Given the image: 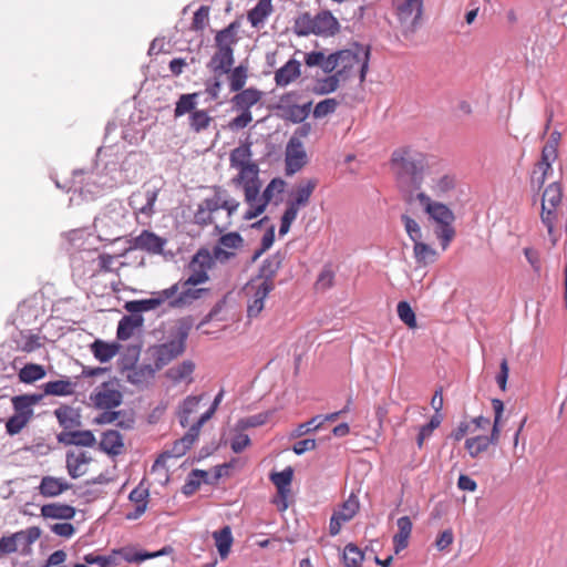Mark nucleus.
Returning <instances> with one entry per match:
<instances>
[{
  "mask_svg": "<svg viewBox=\"0 0 567 567\" xmlns=\"http://www.w3.org/2000/svg\"><path fill=\"white\" fill-rule=\"evenodd\" d=\"M292 30L298 37H307L309 34L330 37L339 32L340 24L328 10L320 11L316 16L302 12L295 18Z\"/></svg>",
  "mask_w": 567,
  "mask_h": 567,
  "instance_id": "423d86ee",
  "label": "nucleus"
},
{
  "mask_svg": "<svg viewBox=\"0 0 567 567\" xmlns=\"http://www.w3.org/2000/svg\"><path fill=\"white\" fill-rule=\"evenodd\" d=\"M318 186L317 178L300 181L290 193L286 203V208L280 218L279 235L285 236L289 233L292 223L297 219L298 213L306 207Z\"/></svg>",
  "mask_w": 567,
  "mask_h": 567,
  "instance_id": "0eeeda50",
  "label": "nucleus"
},
{
  "mask_svg": "<svg viewBox=\"0 0 567 567\" xmlns=\"http://www.w3.org/2000/svg\"><path fill=\"white\" fill-rule=\"evenodd\" d=\"M181 285L177 298L174 299L173 309H183L190 306L194 301L202 299L209 292L207 288H198L196 284H189L188 279L177 281Z\"/></svg>",
  "mask_w": 567,
  "mask_h": 567,
  "instance_id": "6ab92c4d",
  "label": "nucleus"
},
{
  "mask_svg": "<svg viewBox=\"0 0 567 567\" xmlns=\"http://www.w3.org/2000/svg\"><path fill=\"white\" fill-rule=\"evenodd\" d=\"M215 546L221 559L228 557L231 545L234 543L233 533L230 526L226 525L221 529L213 533Z\"/></svg>",
  "mask_w": 567,
  "mask_h": 567,
  "instance_id": "a19ab883",
  "label": "nucleus"
},
{
  "mask_svg": "<svg viewBox=\"0 0 567 567\" xmlns=\"http://www.w3.org/2000/svg\"><path fill=\"white\" fill-rule=\"evenodd\" d=\"M282 264V258L279 254H275L266 258L260 267L258 278L254 279V282L266 286L269 284L275 287L274 278Z\"/></svg>",
  "mask_w": 567,
  "mask_h": 567,
  "instance_id": "c756f323",
  "label": "nucleus"
},
{
  "mask_svg": "<svg viewBox=\"0 0 567 567\" xmlns=\"http://www.w3.org/2000/svg\"><path fill=\"white\" fill-rule=\"evenodd\" d=\"M213 122V117L206 110H197L189 115V127L195 133L207 130Z\"/></svg>",
  "mask_w": 567,
  "mask_h": 567,
  "instance_id": "13d9d810",
  "label": "nucleus"
},
{
  "mask_svg": "<svg viewBox=\"0 0 567 567\" xmlns=\"http://www.w3.org/2000/svg\"><path fill=\"white\" fill-rule=\"evenodd\" d=\"M229 161L230 166L236 169L252 165L250 145L245 144L234 148L230 153Z\"/></svg>",
  "mask_w": 567,
  "mask_h": 567,
  "instance_id": "603ef678",
  "label": "nucleus"
},
{
  "mask_svg": "<svg viewBox=\"0 0 567 567\" xmlns=\"http://www.w3.org/2000/svg\"><path fill=\"white\" fill-rule=\"evenodd\" d=\"M133 245L136 249L145 250L150 254H162L166 239L152 231L143 230L134 238Z\"/></svg>",
  "mask_w": 567,
  "mask_h": 567,
  "instance_id": "cd10ccee",
  "label": "nucleus"
},
{
  "mask_svg": "<svg viewBox=\"0 0 567 567\" xmlns=\"http://www.w3.org/2000/svg\"><path fill=\"white\" fill-rule=\"evenodd\" d=\"M398 532L393 536V549L400 554L409 546L413 524L409 516H402L396 520Z\"/></svg>",
  "mask_w": 567,
  "mask_h": 567,
  "instance_id": "473e14b6",
  "label": "nucleus"
},
{
  "mask_svg": "<svg viewBox=\"0 0 567 567\" xmlns=\"http://www.w3.org/2000/svg\"><path fill=\"white\" fill-rule=\"evenodd\" d=\"M260 189L261 186H257L244 190V198L245 203L248 205V209L244 214L243 218L247 221L264 214L269 205L267 199L264 197V194L260 193Z\"/></svg>",
  "mask_w": 567,
  "mask_h": 567,
  "instance_id": "4be33fe9",
  "label": "nucleus"
},
{
  "mask_svg": "<svg viewBox=\"0 0 567 567\" xmlns=\"http://www.w3.org/2000/svg\"><path fill=\"white\" fill-rule=\"evenodd\" d=\"M423 184L427 186L431 197L445 198L455 189L457 182L455 175L441 161L432 159Z\"/></svg>",
  "mask_w": 567,
  "mask_h": 567,
  "instance_id": "6e6552de",
  "label": "nucleus"
},
{
  "mask_svg": "<svg viewBox=\"0 0 567 567\" xmlns=\"http://www.w3.org/2000/svg\"><path fill=\"white\" fill-rule=\"evenodd\" d=\"M431 162L426 154L411 146H401L392 152L390 171L405 202L413 203L416 194L422 192L424 175Z\"/></svg>",
  "mask_w": 567,
  "mask_h": 567,
  "instance_id": "f257e3e1",
  "label": "nucleus"
},
{
  "mask_svg": "<svg viewBox=\"0 0 567 567\" xmlns=\"http://www.w3.org/2000/svg\"><path fill=\"white\" fill-rule=\"evenodd\" d=\"M41 400V395L38 394H23L12 398V405L14 413L21 414L28 419H31L33 414L32 406Z\"/></svg>",
  "mask_w": 567,
  "mask_h": 567,
  "instance_id": "c03bdc74",
  "label": "nucleus"
},
{
  "mask_svg": "<svg viewBox=\"0 0 567 567\" xmlns=\"http://www.w3.org/2000/svg\"><path fill=\"white\" fill-rule=\"evenodd\" d=\"M262 97V92L255 87L240 90L231 99L233 107L237 111H250Z\"/></svg>",
  "mask_w": 567,
  "mask_h": 567,
  "instance_id": "2f4dec72",
  "label": "nucleus"
},
{
  "mask_svg": "<svg viewBox=\"0 0 567 567\" xmlns=\"http://www.w3.org/2000/svg\"><path fill=\"white\" fill-rule=\"evenodd\" d=\"M329 75L326 78L317 79L312 86V93L316 95H328L330 93L336 92L340 85L341 81L332 73H328Z\"/></svg>",
  "mask_w": 567,
  "mask_h": 567,
  "instance_id": "8fccbe9b",
  "label": "nucleus"
},
{
  "mask_svg": "<svg viewBox=\"0 0 567 567\" xmlns=\"http://www.w3.org/2000/svg\"><path fill=\"white\" fill-rule=\"evenodd\" d=\"M339 101L334 97L324 99L316 104L312 111L315 118H323L330 114H333L338 106Z\"/></svg>",
  "mask_w": 567,
  "mask_h": 567,
  "instance_id": "680f3d73",
  "label": "nucleus"
},
{
  "mask_svg": "<svg viewBox=\"0 0 567 567\" xmlns=\"http://www.w3.org/2000/svg\"><path fill=\"white\" fill-rule=\"evenodd\" d=\"M300 75V62L295 59H290L275 72V82L277 86L285 87L296 81Z\"/></svg>",
  "mask_w": 567,
  "mask_h": 567,
  "instance_id": "7c9ffc66",
  "label": "nucleus"
},
{
  "mask_svg": "<svg viewBox=\"0 0 567 567\" xmlns=\"http://www.w3.org/2000/svg\"><path fill=\"white\" fill-rule=\"evenodd\" d=\"M558 156L542 152L540 159L533 171L532 182L542 187L546 179L553 175V163Z\"/></svg>",
  "mask_w": 567,
  "mask_h": 567,
  "instance_id": "72a5a7b5",
  "label": "nucleus"
},
{
  "mask_svg": "<svg viewBox=\"0 0 567 567\" xmlns=\"http://www.w3.org/2000/svg\"><path fill=\"white\" fill-rule=\"evenodd\" d=\"M161 307V300H157L154 292L152 293V297L148 299L143 300H133L125 303V309L131 313H140V312H146L151 310H155L156 308Z\"/></svg>",
  "mask_w": 567,
  "mask_h": 567,
  "instance_id": "6e6d98bb",
  "label": "nucleus"
},
{
  "mask_svg": "<svg viewBox=\"0 0 567 567\" xmlns=\"http://www.w3.org/2000/svg\"><path fill=\"white\" fill-rule=\"evenodd\" d=\"M54 414L62 427L73 429L80 424L79 414L71 406L63 405L54 411Z\"/></svg>",
  "mask_w": 567,
  "mask_h": 567,
  "instance_id": "5fc2aeb1",
  "label": "nucleus"
},
{
  "mask_svg": "<svg viewBox=\"0 0 567 567\" xmlns=\"http://www.w3.org/2000/svg\"><path fill=\"white\" fill-rule=\"evenodd\" d=\"M393 7L403 32H413L422 16L423 0H393Z\"/></svg>",
  "mask_w": 567,
  "mask_h": 567,
  "instance_id": "9b49d317",
  "label": "nucleus"
},
{
  "mask_svg": "<svg viewBox=\"0 0 567 567\" xmlns=\"http://www.w3.org/2000/svg\"><path fill=\"white\" fill-rule=\"evenodd\" d=\"M238 24L231 22L225 29L218 31L215 37L216 51L207 66L215 76H221L230 72L234 65V45L237 43L236 32Z\"/></svg>",
  "mask_w": 567,
  "mask_h": 567,
  "instance_id": "39448f33",
  "label": "nucleus"
},
{
  "mask_svg": "<svg viewBox=\"0 0 567 567\" xmlns=\"http://www.w3.org/2000/svg\"><path fill=\"white\" fill-rule=\"evenodd\" d=\"M158 193V189L135 192L130 197V205L136 213L151 216L155 212L154 205L157 200Z\"/></svg>",
  "mask_w": 567,
  "mask_h": 567,
  "instance_id": "b1692460",
  "label": "nucleus"
},
{
  "mask_svg": "<svg viewBox=\"0 0 567 567\" xmlns=\"http://www.w3.org/2000/svg\"><path fill=\"white\" fill-rule=\"evenodd\" d=\"M203 395L187 396L179 408V420L183 427L187 426L190 416L197 413Z\"/></svg>",
  "mask_w": 567,
  "mask_h": 567,
  "instance_id": "3c124183",
  "label": "nucleus"
},
{
  "mask_svg": "<svg viewBox=\"0 0 567 567\" xmlns=\"http://www.w3.org/2000/svg\"><path fill=\"white\" fill-rule=\"evenodd\" d=\"M123 395L116 380L103 382L90 395V400L97 409H114L122 403Z\"/></svg>",
  "mask_w": 567,
  "mask_h": 567,
  "instance_id": "ddd939ff",
  "label": "nucleus"
},
{
  "mask_svg": "<svg viewBox=\"0 0 567 567\" xmlns=\"http://www.w3.org/2000/svg\"><path fill=\"white\" fill-rule=\"evenodd\" d=\"M563 188L558 182L550 183L542 197V221L546 226L549 236L554 235L555 227L561 217L560 206Z\"/></svg>",
  "mask_w": 567,
  "mask_h": 567,
  "instance_id": "1a4fd4ad",
  "label": "nucleus"
},
{
  "mask_svg": "<svg viewBox=\"0 0 567 567\" xmlns=\"http://www.w3.org/2000/svg\"><path fill=\"white\" fill-rule=\"evenodd\" d=\"M142 324L143 318L140 315L132 313L131 316H124L118 322L116 336L120 340H127Z\"/></svg>",
  "mask_w": 567,
  "mask_h": 567,
  "instance_id": "a18cd8bd",
  "label": "nucleus"
},
{
  "mask_svg": "<svg viewBox=\"0 0 567 567\" xmlns=\"http://www.w3.org/2000/svg\"><path fill=\"white\" fill-rule=\"evenodd\" d=\"M38 527H30L0 538V557L21 551L27 553L30 546L40 537Z\"/></svg>",
  "mask_w": 567,
  "mask_h": 567,
  "instance_id": "9d476101",
  "label": "nucleus"
},
{
  "mask_svg": "<svg viewBox=\"0 0 567 567\" xmlns=\"http://www.w3.org/2000/svg\"><path fill=\"white\" fill-rule=\"evenodd\" d=\"M414 202H419L429 218L436 224L434 233L441 240L442 249L445 250L455 236L453 212L445 204L432 199L425 192L417 193Z\"/></svg>",
  "mask_w": 567,
  "mask_h": 567,
  "instance_id": "20e7f679",
  "label": "nucleus"
},
{
  "mask_svg": "<svg viewBox=\"0 0 567 567\" xmlns=\"http://www.w3.org/2000/svg\"><path fill=\"white\" fill-rule=\"evenodd\" d=\"M286 182L282 178H274L264 189L262 194L270 204L276 197L281 196L286 188Z\"/></svg>",
  "mask_w": 567,
  "mask_h": 567,
  "instance_id": "338daca9",
  "label": "nucleus"
},
{
  "mask_svg": "<svg viewBox=\"0 0 567 567\" xmlns=\"http://www.w3.org/2000/svg\"><path fill=\"white\" fill-rule=\"evenodd\" d=\"M330 61V54L326 55L321 51H311L309 53H306L305 55V63L309 68L319 66L324 73H328V69L326 65Z\"/></svg>",
  "mask_w": 567,
  "mask_h": 567,
  "instance_id": "774afa93",
  "label": "nucleus"
},
{
  "mask_svg": "<svg viewBox=\"0 0 567 567\" xmlns=\"http://www.w3.org/2000/svg\"><path fill=\"white\" fill-rule=\"evenodd\" d=\"M360 507L359 499L357 496L351 494L343 504L333 512L329 523V534L337 536L344 523L351 520L358 513Z\"/></svg>",
  "mask_w": 567,
  "mask_h": 567,
  "instance_id": "f3484780",
  "label": "nucleus"
},
{
  "mask_svg": "<svg viewBox=\"0 0 567 567\" xmlns=\"http://www.w3.org/2000/svg\"><path fill=\"white\" fill-rule=\"evenodd\" d=\"M272 290L274 286L269 284L264 286L251 281L247 286L246 293L250 297L247 306V317L249 319L259 317L265 308V300Z\"/></svg>",
  "mask_w": 567,
  "mask_h": 567,
  "instance_id": "a211bd4d",
  "label": "nucleus"
},
{
  "mask_svg": "<svg viewBox=\"0 0 567 567\" xmlns=\"http://www.w3.org/2000/svg\"><path fill=\"white\" fill-rule=\"evenodd\" d=\"M75 384L69 379L47 382L43 391L47 395L68 396L74 393Z\"/></svg>",
  "mask_w": 567,
  "mask_h": 567,
  "instance_id": "09e8293b",
  "label": "nucleus"
},
{
  "mask_svg": "<svg viewBox=\"0 0 567 567\" xmlns=\"http://www.w3.org/2000/svg\"><path fill=\"white\" fill-rule=\"evenodd\" d=\"M70 488L71 484H69L65 480L54 476H43L39 485V492L44 497L59 496Z\"/></svg>",
  "mask_w": 567,
  "mask_h": 567,
  "instance_id": "e433bc0d",
  "label": "nucleus"
},
{
  "mask_svg": "<svg viewBox=\"0 0 567 567\" xmlns=\"http://www.w3.org/2000/svg\"><path fill=\"white\" fill-rule=\"evenodd\" d=\"M186 338L187 333L181 331L177 338L153 348L152 353L156 369H162L185 351Z\"/></svg>",
  "mask_w": 567,
  "mask_h": 567,
  "instance_id": "f8f14e48",
  "label": "nucleus"
},
{
  "mask_svg": "<svg viewBox=\"0 0 567 567\" xmlns=\"http://www.w3.org/2000/svg\"><path fill=\"white\" fill-rule=\"evenodd\" d=\"M84 561L90 565H99L101 567H117V556L114 553V550L107 555H95V554H87L84 556Z\"/></svg>",
  "mask_w": 567,
  "mask_h": 567,
  "instance_id": "0e129e2a",
  "label": "nucleus"
},
{
  "mask_svg": "<svg viewBox=\"0 0 567 567\" xmlns=\"http://www.w3.org/2000/svg\"><path fill=\"white\" fill-rule=\"evenodd\" d=\"M401 220L409 238L414 243L423 239L422 229L419 223L409 215H402Z\"/></svg>",
  "mask_w": 567,
  "mask_h": 567,
  "instance_id": "69168bd1",
  "label": "nucleus"
},
{
  "mask_svg": "<svg viewBox=\"0 0 567 567\" xmlns=\"http://www.w3.org/2000/svg\"><path fill=\"white\" fill-rule=\"evenodd\" d=\"M413 256L419 266L425 267L437 259L436 250L422 240L414 243Z\"/></svg>",
  "mask_w": 567,
  "mask_h": 567,
  "instance_id": "49530a36",
  "label": "nucleus"
},
{
  "mask_svg": "<svg viewBox=\"0 0 567 567\" xmlns=\"http://www.w3.org/2000/svg\"><path fill=\"white\" fill-rule=\"evenodd\" d=\"M120 346L116 343H107L103 340H95L91 344V351L96 360L101 363L111 361L118 352Z\"/></svg>",
  "mask_w": 567,
  "mask_h": 567,
  "instance_id": "37998d69",
  "label": "nucleus"
},
{
  "mask_svg": "<svg viewBox=\"0 0 567 567\" xmlns=\"http://www.w3.org/2000/svg\"><path fill=\"white\" fill-rule=\"evenodd\" d=\"M114 553L117 556V561L120 566L122 560H125L127 563H141L150 558H156L163 555H168L173 553V548L171 546H165L161 550L148 553L124 547L121 549H114Z\"/></svg>",
  "mask_w": 567,
  "mask_h": 567,
  "instance_id": "a878e982",
  "label": "nucleus"
},
{
  "mask_svg": "<svg viewBox=\"0 0 567 567\" xmlns=\"http://www.w3.org/2000/svg\"><path fill=\"white\" fill-rule=\"evenodd\" d=\"M195 370V364L190 360H185L179 364L169 368L166 371V377L173 383H181L183 381L192 382V374Z\"/></svg>",
  "mask_w": 567,
  "mask_h": 567,
  "instance_id": "79ce46f5",
  "label": "nucleus"
},
{
  "mask_svg": "<svg viewBox=\"0 0 567 567\" xmlns=\"http://www.w3.org/2000/svg\"><path fill=\"white\" fill-rule=\"evenodd\" d=\"M18 377L23 383H33L45 377V369L37 363H28L19 371Z\"/></svg>",
  "mask_w": 567,
  "mask_h": 567,
  "instance_id": "4d7b16f0",
  "label": "nucleus"
},
{
  "mask_svg": "<svg viewBox=\"0 0 567 567\" xmlns=\"http://www.w3.org/2000/svg\"><path fill=\"white\" fill-rule=\"evenodd\" d=\"M369 48L357 47L354 50H341L330 54V61L326 65L328 73L334 74L342 83L359 76L364 82L369 68Z\"/></svg>",
  "mask_w": 567,
  "mask_h": 567,
  "instance_id": "7ed1b4c3",
  "label": "nucleus"
},
{
  "mask_svg": "<svg viewBox=\"0 0 567 567\" xmlns=\"http://www.w3.org/2000/svg\"><path fill=\"white\" fill-rule=\"evenodd\" d=\"M240 203L230 198L221 187H214V195L205 198L194 214V221L198 226H215L219 234L231 225V217L237 213Z\"/></svg>",
  "mask_w": 567,
  "mask_h": 567,
  "instance_id": "f03ea898",
  "label": "nucleus"
},
{
  "mask_svg": "<svg viewBox=\"0 0 567 567\" xmlns=\"http://www.w3.org/2000/svg\"><path fill=\"white\" fill-rule=\"evenodd\" d=\"M293 477V470L288 466L281 472L272 473L270 480L277 488L279 501H277L278 508L286 511L288 507L287 498L290 494V485Z\"/></svg>",
  "mask_w": 567,
  "mask_h": 567,
  "instance_id": "5701e85b",
  "label": "nucleus"
},
{
  "mask_svg": "<svg viewBox=\"0 0 567 567\" xmlns=\"http://www.w3.org/2000/svg\"><path fill=\"white\" fill-rule=\"evenodd\" d=\"M199 93H188V94H182L179 99L176 102L175 110H174V116L181 117L185 115L186 113L192 114V112L197 111V97Z\"/></svg>",
  "mask_w": 567,
  "mask_h": 567,
  "instance_id": "864d4df0",
  "label": "nucleus"
},
{
  "mask_svg": "<svg viewBox=\"0 0 567 567\" xmlns=\"http://www.w3.org/2000/svg\"><path fill=\"white\" fill-rule=\"evenodd\" d=\"M148 489L144 487L142 484L136 486L131 493H130V501L135 504V509L132 513H128L126 517L128 519H137L141 517L147 507L148 503Z\"/></svg>",
  "mask_w": 567,
  "mask_h": 567,
  "instance_id": "4c0bfd02",
  "label": "nucleus"
},
{
  "mask_svg": "<svg viewBox=\"0 0 567 567\" xmlns=\"http://www.w3.org/2000/svg\"><path fill=\"white\" fill-rule=\"evenodd\" d=\"M498 441L499 440L491 433L489 435H485L477 432L465 440L464 449L467 451L471 458H478L487 453L492 446L497 445Z\"/></svg>",
  "mask_w": 567,
  "mask_h": 567,
  "instance_id": "412c9836",
  "label": "nucleus"
},
{
  "mask_svg": "<svg viewBox=\"0 0 567 567\" xmlns=\"http://www.w3.org/2000/svg\"><path fill=\"white\" fill-rule=\"evenodd\" d=\"M272 11V0H259L257 4L248 11L247 19L252 28L260 29Z\"/></svg>",
  "mask_w": 567,
  "mask_h": 567,
  "instance_id": "c9c22d12",
  "label": "nucleus"
},
{
  "mask_svg": "<svg viewBox=\"0 0 567 567\" xmlns=\"http://www.w3.org/2000/svg\"><path fill=\"white\" fill-rule=\"evenodd\" d=\"M92 457L84 451H71L66 453V468L72 478H79L89 472Z\"/></svg>",
  "mask_w": 567,
  "mask_h": 567,
  "instance_id": "bb28decb",
  "label": "nucleus"
},
{
  "mask_svg": "<svg viewBox=\"0 0 567 567\" xmlns=\"http://www.w3.org/2000/svg\"><path fill=\"white\" fill-rule=\"evenodd\" d=\"M489 429V419L485 416H476L470 421L460 422L456 429L451 432V437L458 442L466 435H473L477 432H487Z\"/></svg>",
  "mask_w": 567,
  "mask_h": 567,
  "instance_id": "393cba45",
  "label": "nucleus"
},
{
  "mask_svg": "<svg viewBox=\"0 0 567 567\" xmlns=\"http://www.w3.org/2000/svg\"><path fill=\"white\" fill-rule=\"evenodd\" d=\"M364 555L354 544H348L343 549L344 567H361Z\"/></svg>",
  "mask_w": 567,
  "mask_h": 567,
  "instance_id": "052dcab7",
  "label": "nucleus"
},
{
  "mask_svg": "<svg viewBox=\"0 0 567 567\" xmlns=\"http://www.w3.org/2000/svg\"><path fill=\"white\" fill-rule=\"evenodd\" d=\"M214 267L213 257L210 251L203 248L199 249L190 259L188 269L190 275L188 276L189 284H196L197 286L203 285L209 280L208 271Z\"/></svg>",
  "mask_w": 567,
  "mask_h": 567,
  "instance_id": "4468645a",
  "label": "nucleus"
},
{
  "mask_svg": "<svg viewBox=\"0 0 567 567\" xmlns=\"http://www.w3.org/2000/svg\"><path fill=\"white\" fill-rule=\"evenodd\" d=\"M156 370L151 364L134 365L127 370L126 379L134 385L146 386L154 380Z\"/></svg>",
  "mask_w": 567,
  "mask_h": 567,
  "instance_id": "f704fd0d",
  "label": "nucleus"
},
{
  "mask_svg": "<svg viewBox=\"0 0 567 567\" xmlns=\"http://www.w3.org/2000/svg\"><path fill=\"white\" fill-rule=\"evenodd\" d=\"M247 68L244 65H238L234 69H230L228 73L229 87L231 92H238L243 90L247 81Z\"/></svg>",
  "mask_w": 567,
  "mask_h": 567,
  "instance_id": "bf43d9fd",
  "label": "nucleus"
},
{
  "mask_svg": "<svg viewBox=\"0 0 567 567\" xmlns=\"http://www.w3.org/2000/svg\"><path fill=\"white\" fill-rule=\"evenodd\" d=\"M307 162V155L302 143L297 137H291L286 150V173L292 175L300 171Z\"/></svg>",
  "mask_w": 567,
  "mask_h": 567,
  "instance_id": "aec40b11",
  "label": "nucleus"
},
{
  "mask_svg": "<svg viewBox=\"0 0 567 567\" xmlns=\"http://www.w3.org/2000/svg\"><path fill=\"white\" fill-rule=\"evenodd\" d=\"M100 446L110 455H120L124 450L123 436L116 430H109L103 433Z\"/></svg>",
  "mask_w": 567,
  "mask_h": 567,
  "instance_id": "58836bf2",
  "label": "nucleus"
},
{
  "mask_svg": "<svg viewBox=\"0 0 567 567\" xmlns=\"http://www.w3.org/2000/svg\"><path fill=\"white\" fill-rule=\"evenodd\" d=\"M202 426L198 423H194L187 433L179 440L175 441L171 450L165 451L154 462L153 470L158 467L159 465H164L165 460L168 457H182L187 451L193 446L195 441L198 439Z\"/></svg>",
  "mask_w": 567,
  "mask_h": 567,
  "instance_id": "2eb2a0df",
  "label": "nucleus"
},
{
  "mask_svg": "<svg viewBox=\"0 0 567 567\" xmlns=\"http://www.w3.org/2000/svg\"><path fill=\"white\" fill-rule=\"evenodd\" d=\"M61 441L76 446H93L96 442L94 434L89 430L64 432Z\"/></svg>",
  "mask_w": 567,
  "mask_h": 567,
  "instance_id": "de8ad7c7",
  "label": "nucleus"
},
{
  "mask_svg": "<svg viewBox=\"0 0 567 567\" xmlns=\"http://www.w3.org/2000/svg\"><path fill=\"white\" fill-rule=\"evenodd\" d=\"M41 515L53 519H72L75 516V508L68 504H47L41 507Z\"/></svg>",
  "mask_w": 567,
  "mask_h": 567,
  "instance_id": "ea45409f",
  "label": "nucleus"
},
{
  "mask_svg": "<svg viewBox=\"0 0 567 567\" xmlns=\"http://www.w3.org/2000/svg\"><path fill=\"white\" fill-rule=\"evenodd\" d=\"M296 97L295 92H288L280 96L278 109L281 111V116L292 123H302L310 114L312 102L302 105L293 104Z\"/></svg>",
  "mask_w": 567,
  "mask_h": 567,
  "instance_id": "dca6fc26",
  "label": "nucleus"
},
{
  "mask_svg": "<svg viewBox=\"0 0 567 567\" xmlns=\"http://www.w3.org/2000/svg\"><path fill=\"white\" fill-rule=\"evenodd\" d=\"M237 171L238 173L235 177H233L231 183L237 187H241L243 192L248 188L250 189L257 186H261L259 168L257 164L244 166Z\"/></svg>",
  "mask_w": 567,
  "mask_h": 567,
  "instance_id": "c85d7f7f",
  "label": "nucleus"
},
{
  "mask_svg": "<svg viewBox=\"0 0 567 567\" xmlns=\"http://www.w3.org/2000/svg\"><path fill=\"white\" fill-rule=\"evenodd\" d=\"M443 417L441 414H434L429 423L420 427L416 437V444L420 449L423 446L424 441L432 435L433 431L440 426Z\"/></svg>",
  "mask_w": 567,
  "mask_h": 567,
  "instance_id": "e2e57ef3",
  "label": "nucleus"
}]
</instances>
